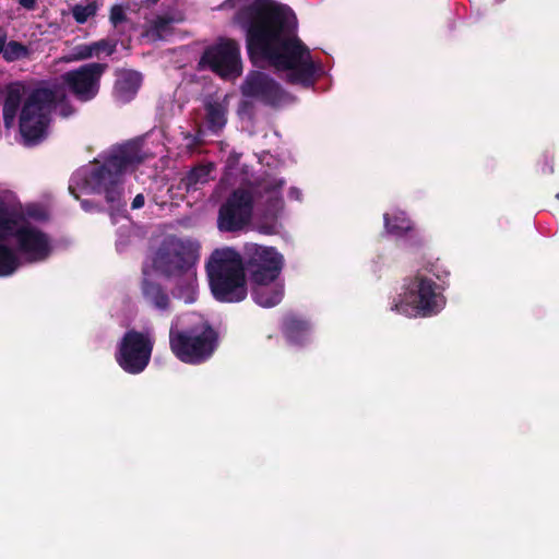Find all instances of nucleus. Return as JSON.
I'll return each instance as SVG.
<instances>
[{
	"mask_svg": "<svg viewBox=\"0 0 559 559\" xmlns=\"http://www.w3.org/2000/svg\"><path fill=\"white\" fill-rule=\"evenodd\" d=\"M309 332L308 325L299 320H290L286 325V335L290 342L299 343V334L306 336Z\"/></svg>",
	"mask_w": 559,
	"mask_h": 559,
	"instance_id": "5701e85b",
	"label": "nucleus"
},
{
	"mask_svg": "<svg viewBox=\"0 0 559 559\" xmlns=\"http://www.w3.org/2000/svg\"><path fill=\"white\" fill-rule=\"evenodd\" d=\"M3 50H0V55L2 53Z\"/></svg>",
	"mask_w": 559,
	"mask_h": 559,
	"instance_id": "72a5a7b5",
	"label": "nucleus"
},
{
	"mask_svg": "<svg viewBox=\"0 0 559 559\" xmlns=\"http://www.w3.org/2000/svg\"><path fill=\"white\" fill-rule=\"evenodd\" d=\"M242 95L246 98L261 103L280 106L289 102V96L267 74L260 71L250 72L242 86Z\"/></svg>",
	"mask_w": 559,
	"mask_h": 559,
	"instance_id": "f8f14e48",
	"label": "nucleus"
},
{
	"mask_svg": "<svg viewBox=\"0 0 559 559\" xmlns=\"http://www.w3.org/2000/svg\"><path fill=\"white\" fill-rule=\"evenodd\" d=\"M116 76V98L122 103L131 100L142 85L141 73L133 70H118Z\"/></svg>",
	"mask_w": 559,
	"mask_h": 559,
	"instance_id": "4468645a",
	"label": "nucleus"
},
{
	"mask_svg": "<svg viewBox=\"0 0 559 559\" xmlns=\"http://www.w3.org/2000/svg\"><path fill=\"white\" fill-rule=\"evenodd\" d=\"M41 198H43V201L45 202V210L44 211H39L37 209V214H36L37 222L46 219L49 216V205H50V202H51V198L49 195H47V194H44Z\"/></svg>",
	"mask_w": 559,
	"mask_h": 559,
	"instance_id": "bb28decb",
	"label": "nucleus"
},
{
	"mask_svg": "<svg viewBox=\"0 0 559 559\" xmlns=\"http://www.w3.org/2000/svg\"><path fill=\"white\" fill-rule=\"evenodd\" d=\"M289 198L296 201L301 200V191L297 188H290Z\"/></svg>",
	"mask_w": 559,
	"mask_h": 559,
	"instance_id": "c85d7f7f",
	"label": "nucleus"
},
{
	"mask_svg": "<svg viewBox=\"0 0 559 559\" xmlns=\"http://www.w3.org/2000/svg\"><path fill=\"white\" fill-rule=\"evenodd\" d=\"M106 70V64L88 63L63 74V82L81 100L94 98L99 90V80Z\"/></svg>",
	"mask_w": 559,
	"mask_h": 559,
	"instance_id": "ddd939ff",
	"label": "nucleus"
},
{
	"mask_svg": "<svg viewBox=\"0 0 559 559\" xmlns=\"http://www.w3.org/2000/svg\"><path fill=\"white\" fill-rule=\"evenodd\" d=\"M383 219L385 231L394 237H403L413 230V223L402 211L385 213Z\"/></svg>",
	"mask_w": 559,
	"mask_h": 559,
	"instance_id": "f3484780",
	"label": "nucleus"
},
{
	"mask_svg": "<svg viewBox=\"0 0 559 559\" xmlns=\"http://www.w3.org/2000/svg\"><path fill=\"white\" fill-rule=\"evenodd\" d=\"M445 298L441 286L426 275H416L403 286L391 309L406 317H430L443 309Z\"/></svg>",
	"mask_w": 559,
	"mask_h": 559,
	"instance_id": "423d86ee",
	"label": "nucleus"
},
{
	"mask_svg": "<svg viewBox=\"0 0 559 559\" xmlns=\"http://www.w3.org/2000/svg\"><path fill=\"white\" fill-rule=\"evenodd\" d=\"M284 181L273 179L261 187L260 203L254 207V198L249 190L237 189L230 193L218 210L217 228L225 233H235L254 227L263 234H275L281 224L284 210L281 194Z\"/></svg>",
	"mask_w": 559,
	"mask_h": 559,
	"instance_id": "20e7f679",
	"label": "nucleus"
},
{
	"mask_svg": "<svg viewBox=\"0 0 559 559\" xmlns=\"http://www.w3.org/2000/svg\"><path fill=\"white\" fill-rule=\"evenodd\" d=\"M27 213L29 216H35V209L34 210L28 209Z\"/></svg>",
	"mask_w": 559,
	"mask_h": 559,
	"instance_id": "473e14b6",
	"label": "nucleus"
},
{
	"mask_svg": "<svg viewBox=\"0 0 559 559\" xmlns=\"http://www.w3.org/2000/svg\"><path fill=\"white\" fill-rule=\"evenodd\" d=\"M93 44L94 56H99L102 52L112 55L116 50V44L108 39H102Z\"/></svg>",
	"mask_w": 559,
	"mask_h": 559,
	"instance_id": "393cba45",
	"label": "nucleus"
},
{
	"mask_svg": "<svg viewBox=\"0 0 559 559\" xmlns=\"http://www.w3.org/2000/svg\"><path fill=\"white\" fill-rule=\"evenodd\" d=\"M20 4L26 9L35 8V0H19Z\"/></svg>",
	"mask_w": 559,
	"mask_h": 559,
	"instance_id": "7c9ffc66",
	"label": "nucleus"
},
{
	"mask_svg": "<svg viewBox=\"0 0 559 559\" xmlns=\"http://www.w3.org/2000/svg\"><path fill=\"white\" fill-rule=\"evenodd\" d=\"M52 112L68 117L72 109L63 87L56 83L43 82L37 85V143L47 138Z\"/></svg>",
	"mask_w": 559,
	"mask_h": 559,
	"instance_id": "9d476101",
	"label": "nucleus"
},
{
	"mask_svg": "<svg viewBox=\"0 0 559 559\" xmlns=\"http://www.w3.org/2000/svg\"><path fill=\"white\" fill-rule=\"evenodd\" d=\"M25 97L20 114L19 129L23 143L27 146L35 144V88H27L21 82H14L7 86V95L3 104V122L10 129Z\"/></svg>",
	"mask_w": 559,
	"mask_h": 559,
	"instance_id": "6e6552de",
	"label": "nucleus"
},
{
	"mask_svg": "<svg viewBox=\"0 0 559 559\" xmlns=\"http://www.w3.org/2000/svg\"><path fill=\"white\" fill-rule=\"evenodd\" d=\"M181 320L186 321L179 319L170 328L169 343L173 353L187 364L204 361L216 348L217 336L215 331L202 320L192 329L179 331Z\"/></svg>",
	"mask_w": 559,
	"mask_h": 559,
	"instance_id": "0eeeda50",
	"label": "nucleus"
},
{
	"mask_svg": "<svg viewBox=\"0 0 559 559\" xmlns=\"http://www.w3.org/2000/svg\"><path fill=\"white\" fill-rule=\"evenodd\" d=\"M144 203H145L144 195L143 194H136L135 198L132 201L131 206H132L133 210H139V209L143 207Z\"/></svg>",
	"mask_w": 559,
	"mask_h": 559,
	"instance_id": "cd10ccee",
	"label": "nucleus"
},
{
	"mask_svg": "<svg viewBox=\"0 0 559 559\" xmlns=\"http://www.w3.org/2000/svg\"><path fill=\"white\" fill-rule=\"evenodd\" d=\"M147 157V153L135 143L117 147L105 158L103 165L96 160L76 170L71 177L69 190L76 199L79 192H82L103 193L110 203L119 201L122 176L133 171Z\"/></svg>",
	"mask_w": 559,
	"mask_h": 559,
	"instance_id": "39448f33",
	"label": "nucleus"
},
{
	"mask_svg": "<svg viewBox=\"0 0 559 559\" xmlns=\"http://www.w3.org/2000/svg\"><path fill=\"white\" fill-rule=\"evenodd\" d=\"M205 110L209 129L214 132L219 131L226 123V107L221 103L207 100Z\"/></svg>",
	"mask_w": 559,
	"mask_h": 559,
	"instance_id": "a211bd4d",
	"label": "nucleus"
},
{
	"mask_svg": "<svg viewBox=\"0 0 559 559\" xmlns=\"http://www.w3.org/2000/svg\"><path fill=\"white\" fill-rule=\"evenodd\" d=\"M252 298L253 300L261 307L270 308L276 306L284 296V285L280 277L275 281H265L264 289H263V297L262 299L266 300L267 304L262 302L257 297L258 288L260 287L259 283H252Z\"/></svg>",
	"mask_w": 559,
	"mask_h": 559,
	"instance_id": "2eb2a0df",
	"label": "nucleus"
},
{
	"mask_svg": "<svg viewBox=\"0 0 559 559\" xmlns=\"http://www.w3.org/2000/svg\"><path fill=\"white\" fill-rule=\"evenodd\" d=\"M235 23L246 31L247 48L254 63L266 62L287 71L292 83L308 84L314 71L309 50L294 35V12L275 0H255L240 11Z\"/></svg>",
	"mask_w": 559,
	"mask_h": 559,
	"instance_id": "f257e3e1",
	"label": "nucleus"
},
{
	"mask_svg": "<svg viewBox=\"0 0 559 559\" xmlns=\"http://www.w3.org/2000/svg\"><path fill=\"white\" fill-rule=\"evenodd\" d=\"M8 35L7 32L0 27V50H4V45L7 43Z\"/></svg>",
	"mask_w": 559,
	"mask_h": 559,
	"instance_id": "c756f323",
	"label": "nucleus"
},
{
	"mask_svg": "<svg viewBox=\"0 0 559 559\" xmlns=\"http://www.w3.org/2000/svg\"><path fill=\"white\" fill-rule=\"evenodd\" d=\"M284 265L283 255L273 247L248 243L245 246V263L239 253L231 248L215 250L206 271L210 287L215 299L222 302H238L246 298L247 286L243 273L246 267L252 283H259L257 297L262 299L265 281L280 277Z\"/></svg>",
	"mask_w": 559,
	"mask_h": 559,
	"instance_id": "f03ea898",
	"label": "nucleus"
},
{
	"mask_svg": "<svg viewBox=\"0 0 559 559\" xmlns=\"http://www.w3.org/2000/svg\"><path fill=\"white\" fill-rule=\"evenodd\" d=\"M97 9L98 7L95 1H86L85 3L74 5L72 8V15L78 23L83 24L96 14Z\"/></svg>",
	"mask_w": 559,
	"mask_h": 559,
	"instance_id": "aec40b11",
	"label": "nucleus"
},
{
	"mask_svg": "<svg viewBox=\"0 0 559 559\" xmlns=\"http://www.w3.org/2000/svg\"><path fill=\"white\" fill-rule=\"evenodd\" d=\"M82 206H83V209H84V210H86V211H88V210H90V207H88V205H87V202H86V201H82Z\"/></svg>",
	"mask_w": 559,
	"mask_h": 559,
	"instance_id": "2f4dec72",
	"label": "nucleus"
},
{
	"mask_svg": "<svg viewBox=\"0 0 559 559\" xmlns=\"http://www.w3.org/2000/svg\"><path fill=\"white\" fill-rule=\"evenodd\" d=\"M27 56V48L19 41L11 40L5 43L2 57L5 61L12 62Z\"/></svg>",
	"mask_w": 559,
	"mask_h": 559,
	"instance_id": "412c9836",
	"label": "nucleus"
},
{
	"mask_svg": "<svg viewBox=\"0 0 559 559\" xmlns=\"http://www.w3.org/2000/svg\"><path fill=\"white\" fill-rule=\"evenodd\" d=\"M557 198L559 199V193L557 194Z\"/></svg>",
	"mask_w": 559,
	"mask_h": 559,
	"instance_id": "f704fd0d",
	"label": "nucleus"
},
{
	"mask_svg": "<svg viewBox=\"0 0 559 559\" xmlns=\"http://www.w3.org/2000/svg\"><path fill=\"white\" fill-rule=\"evenodd\" d=\"M94 57L93 44L75 46L71 52L63 57L66 62L80 61Z\"/></svg>",
	"mask_w": 559,
	"mask_h": 559,
	"instance_id": "4be33fe9",
	"label": "nucleus"
},
{
	"mask_svg": "<svg viewBox=\"0 0 559 559\" xmlns=\"http://www.w3.org/2000/svg\"><path fill=\"white\" fill-rule=\"evenodd\" d=\"M200 64L223 79H236L242 72L239 46L235 40L221 39L203 53Z\"/></svg>",
	"mask_w": 559,
	"mask_h": 559,
	"instance_id": "9b49d317",
	"label": "nucleus"
},
{
	"mask_svg": "<svg viewBox=\"0 0 559 559\" xmlns=\"http://www.w3.org/2000/svg\"><path fill=\"white\" fill-rule=\"evenodd\" d=\"M124 20V10L122 5L116 4L110 10V22L118 25Z\"/></svg>",
	"mask_w": 559,
	"mask_h": 559,
	"instance_id": "a878e982",
	"label": "nucleus"
},
{
	"mask_svg": "<svg viewBox=\"0 0 559 559\" xmlns=\"http://www.w3.org/2000/svg\"><path fill=\"white\" fill-rule=\"evenodd\" d=\"M153 345L154 338L150 332L128 331L116 354L118 365L132 374L142 372L150 361Z\"/></svg>",
	"mask_w": 559,
	"mask_h": 559,
	"instance_id": "1a4fd4ad",
	"label": "nucleus"
},
{
	"mask_svg": "<svg viewBox=\"0 0 559 559\" xmlns=\"http://www.w3.org/2000/svg\"><path fill=\"white\" fill-rule=\"evenodd\" d=\"M52 246L49 238L37 230V261L45 259L51 252Z\"/></svg>",
	"mask_w": 559,
	"mask_h": 559,
	"instance_id": "b1692460",
	"label": "nucleus"
},
{
	"mask_svg": "<svg viewBox=\"0 0 559 559\" xmlns=\"http://www.w3.org/2000/svg\"><path fill=\"white\" fill-rule=\"evenodd\" d=\"M179 21L166 15L156 16L150 22L143 37L148 41L166 39L173 33V25Z\"/></svg>",
	"mask_w": 559,
	"mask_h": 559,
	"instance_id": "dca6fc26",
	"label": "nucleus"
},
{
	"mask_svg": "<svg viewBox=\"0 0 559 559\" xmlns=\"http://www.w3.org/2000/svg\"><path fill=\"white\" fill-rule=\"evenodd\" d=\"M199 259V245L189 239L168 238L150 254L143 264L142 294L146 302L158 310L167 309L168 295L159 285L151 281L154 276L174 280L187 296L179 294L186 302L194 300L197 272L194 265Z\"/></svg>",
	"mask_w": 559,
	"mask_h": 559,
	"instance_id": "7ed1b4c3",
	"label": "nucleus"
},
{
	"mask_svg": "<svg viewBox=\"0 0 559 559\" xmlns=\"http://www.w3.org/2000/svg\"><path fill=\"white\" fill-rule=\"evenodd\" d=\"M213 166L202 165L192 169L182 180L187 190H194L199 186L206 183L211 178Z\"/></svg>",
	"mask_w": 559,
	"mask_h": 559,
	"instance_id": "6ab92c4d",
	"label": "nucleus"
}]
</instances>
